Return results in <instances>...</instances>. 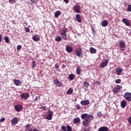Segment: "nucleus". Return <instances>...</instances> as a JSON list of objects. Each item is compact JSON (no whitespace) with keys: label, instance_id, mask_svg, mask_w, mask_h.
Here are the masks:
<instances>
[{"label":"nucleus","instance_id":"f257e3e1","mask_svg":"<svg viewBox=\"0 0 131 131\" xmlns=\"http://www.w3.org/2000/svg\"><path fill=\"white\" fill-rule=\"evenodd\" d=\"M75 54L79 58H83V53L81 52V49L79 48L78 49H76L75 51Z\"/></svg>","mask_w":131,"mask_h":131},{"label":"nucleus","instance_id":"f03ea898","mask_svg":"<svg viewBox=\"0 0 131 131\" xmlns=\"http://www.w3.org/2000/svg\"><path fill=\"white\" fill-rule=\"evenodd\" d=\"M123 98L128 101V102H131V93L126 92L123 95Z\"/></svg>","mask_w":131,"mask_h":131},{"label":"nucleus","instance_id":"7ed1b4c3","mask_svg":"<svg viewBox=\"0 0 131 131\" xmlns=\"http://www.w3.org/2000/svg\"><path fill=\"white\" fill-rule=\"evenodd\" d=\"M122 89V86L119 85H116V86L113 88V92L115 95L116 94H118V91H119V90H121Z\"/></svg>","mask_w":131,"mask_h":131},{"label":"nucleus","instance_id":"20e7f679","mask_svg":"<svg viewBox=\"0 0 131 131\" xmlns=\"http://www.w3.org/2000/svg\"><path fill=\"white\" fill-rule=\"evenodd\" d=\"M61 129L62 131H73L72 130V127L70 125H68L67 128L66 126H62Z\"/></svg>","mask_w":131,"mask_h":131},{"label":"nucleus","instance_id":"39448f33","mask_svg":"<svg viewBox=\"0 0 131 131\" xmlns=\"http://www.w3.org/2000/svg\"><path fill=\"white\" fill-rule=\"evenodd\" d=\"M73 10L75 13H80V6L78 4H76L74 6Z\"/></svg>","mask_w":131,"mask_h":131},{"label":"nucleus","instance_id":"423d86ee","mask_svg":"<svg viewBox=\"0 0 131 131\" xmlns=\"http://www.w3.org/2000/svg\"><path fill=\"white\" fill-rule=\"evenodd\" d=\"M15 111L17 112H20L23 110V106L20 104L16 105L14 107Z\"/></svg>","mask_w":131,"mask_h":131},{"label":"nucleus","instance_id":"0eeeda50","mask_svg":"<svg viewBox=\"0 0 131 131\" xmlns=\"http://www.w3.org/2000/svg\"><path fill=\"white\" fill-rule=\"evenodd\" d=\"M54 83L56 86H58V88H61V86H63V83L59 81V80L57 79L54 80Z\"/></svg>","mask_w":131,"mask_h":131},{"label":"nucleus","instance_id":"6e6552de","mask_svg":"<svg viewBox=\"0 0 131 131\" xmlns=\"http://www.w3.org/2000/svg\"><path fill=\"white\" fill-rule=\"evenodd\" d=\"M108 62L109 61H108V60L105 59L104 61H103L100 63V67H101V68H104V67H106L107 65H108Z\"/></svg>","mask_w":131,"mask_h":131},{"label":"nucleus","instance_id":"1a4fd4ad","mask_svg":"<svg viewBox=\"0 0 131 131\" xmlns=\"http://www.w3.org/2000/svg\"><path fill=\"white\" fill-rule=\"evenodd\" d=\"M29 93H24L20 94V98H21V99H24V100H27V98H29Z\"/></svg>","mask_w":131,"mask_h":131},{"label":"nucleus","instance_id":"9d476101","mask_svg":"<svg viewBox=\"0 0 131 131\" xmlns=\"http://www.w3.org/2000/svg\"><path fill=\"white\" fill-rule=\"evenodd\" d=\"M94 119V116L93 115H88L87 117L84 119L85 121H88L89 122H92V121Z\"/></svg>","mask_w":131,"mask_h":131},{"label":"nucleus","instance_id":"9b49d317","mask_svg":"<svg viewBox=\"0 0 131 131\" xmlns=\"http://www.w3.org/2000/svg\"><path fill=\"white\" fill-rule=\"evenodd\" d=\"M13 81L15 85H16L17 86H19V85H21V84H22V81H21V80H20L13 79Z\"/></svg>","mask_w":131,"mask_h":131},{"label":"nucleus","instance_id":"f8f14e48","mask_svg":"<svg viewBox=\"0 0 131 131\" xmlns=\"http://www.w3.org/2000/svg\"><path fill=\"white\" fill-rule=\"evenodd\" d=\"M19 122V120H18V117H14L11 120V125H15V124H17L18 122Z\"/></svg>","mask_w":131,"mask_h":131},{"label":"nucleus","instance_id":"ddd939ff","mask_svg":"<svg viewBox=\"0 0 131 131\" xmlns=\"http://www.w3.org/2000/svg\"><path fill=\"white\" fill-rule=\"evenodd\" d=\"M80 104L82 106H88V105H90V101L86 100H82L80 101Z\"/></svg>","mask_w":131,"mask_h":131},{"label":"nucleus","instance_id":"4468645a","mask_svg":"<svg viewBox=\"0 0 131 131\" xmlns=\"http://www.w3.org/2000/svg\"><path fill=\"white\" fill-rule=\"evenodd\" d=\"M122 22H123V23H124V24H125L126 26H130V22H129V21H128V20H127V19L126 18H123L122 20Z\"/></svg>","mask_w":131,"mask_h":131},{"label":"nucleus","instance_id":"2eb2a0df","mask_svg":"<svg viewBox=\"0 0 131 131\" xmlns=\"http://www.w3.org/2000/svg\"><path fill=\"white\" fill-rule=\"evenodd\" d=\"M32 39L34 41H38V40H39V39H40L39 35H35L33 36Z\"/></svg>","mask_w":131,"mask_h":131},{"label":"nucleus","instance_id":"dca6fc26","mask_svg":"<svg viewBox=\"0 0 131 131\" xmlns=\"http://www.w3.org/2000/svg\"><path fill=\"white\" fill-rule=\"evenodd\" d=\"M66 51H67L68 53H71L72 51H73V48L71 46H67L66 47Z\"/></svg>","mask_w":131,"mask_h":131},{"label":"nucleus","instance_id":"f3484780","mask_svg":"<svg viewBox=\"0 0 131 131\" xmlns=\"http://www.w3.org/2000/svg\"><path fill=\"white\" fill-rule=\"evenodd\" d=\"M46 119L48 120H52L53 119V112H49L48 116L46 117Z\"/></svg>","mask_w":131,"mask_h":131},{"label":"nucleus","instance_id":"a211bd4d","mask_svg":"<svg viewBox=\"0 0 131 131\" xmlns=\"http://www.w3.org/2000/svg\"><path fill=\"white\" fill-rule=\"evenodd\" d=\"M73 123L75 124H79L80 123V119L79 118H74L73 120Z\"/></svg>","mask_w":131,"mask_h":131},{"label":"nucleus","instance_id":"6ab92c4d","mask_svg":"<svg viewBox=\"0 0 131 131\" xmlns=\"http://www.w3.org/2000/svg\"><path fill=\"white\" fill-rule=\"evenodd\" d=\"M109 130V128L107 126H102L100 127L98 131H108Z\"/></svg>","mask_w":131,"mask_h":131},{"label":"nucleus","instance_id":"aec40b11","mask_svg":"<svg viewBox=\"0 0 131 131\" xmlns=\"http://www.w3.org/2000/svg\"><path fill=\"white\" fill-rule=\"evenodd\" d=\"M76 17V20L77 22L79 23H81V17H80V15L79 14H76L75 15Z\"/></svg>","mask_w":131,"mask_h":131},{"label":"nucleus","instance_id":"412c9836","mask_svg":"<svg viewBox=\"0 0 131 131\" xmlns=\"http://www.w3.org/2000/svg\"><path fill=\"white\" fill-rule=\"evenodd\" d=\"M101 26H102V27H106V26H108V20H103L101 23Z\"/></svg>","mask_w":131,"mask_h":131},{"label":"nucleus","instance_id":"4be33fe9","mask_svg":"<svg viewBox=\"0 0 131 131\" xmlns=\"http://www.w3.org/2000/svg\"><path fill=\"white\" fill-rule=\"evenodd\" d=\"M127 102L125 100H122L121 101V108H125L126 107Z\"/></svg>","mask_w":131,"mask_h":131},{"label":"nucleus","instance_id":"5701e85b","mask_svg":"<svg viewBox=\"0 0 131 131\" xmlns=\"http://www.w3.org/2000/svg\"><path fill=\"white\" fill-rule=\"evenodd\" d=\"M116 70L117 75H120L121 74V72H122V69L121 68H118Z\"/></svg>","mask_w":131,"mask_h":131},{"label":"nucleus","instance_id":"b1692460","mask_svg":"<svg viewBox=\"0 0 131 131\" xmlns=\"http://www.w3.org/2000/svg\"><path fill=\"white\" fill-rule=\"evenodd\" d=\"M89 85H90V83H89V82L84 81L83 83V88L84 89H88V88L89 86Z\"/></svg>","mask_w":131,"mask_h":131},{"label":"nucleus","instance_id":"393cba45","mask_svg":"<svg viewBox=\"0 0 131 131\" xmlns=\"http://www.w3.org/2000/svg\"><path fill=\"white\" fill-rule=\"evenodd\" d=\"M119 46L121 49H123V48H125L126 47L125 43H124V42H123V41H120Z\"/></svg>","mask_w":131,"mask_h":131},{"label":"nucleus","instance_id":"a878e982","mask_svg":"<svg viewBox=\"0 0 131 131\" xmlns=\"http://www.w3.org/2000/svg\"><path fill=\"white\" fill-rule=\"evenodd\" d=\"M81 71V68H80V67L79 66L77 67L76 70V74L78 75H79L80 74Z\"/></svg>","mask_w":131,"mask_h":131},{"label":"nucleus","instance_id":"bb28decb","mask_svg":"<svg viewBox=\"0 0 131 131\" xmlns=\"http://www.w3.org/2000/svg\"><path fill=\"white\" fill-rule=\"evenodd\" d=\"M90 52L91 53V54H96V53H97V50H96V49L91 47L90 49Z\"/></svg>","mask_w":131,"mask_h":131},{"label":"nucleus","instance_id":"cd10ccee","mask_svg":"<svg viewBox=\"0 0 131 131\" xmlns=\"http://www.w3.org/2000/svg\"><path fill=\"white\" fill-rule=\"evenodd\" d=\"M68 31V29H67V28H64L61 31L60 34H66Z\"/></svg>","mask_w":131,"mask_h":131},{"label":"nucleus","instance_id":"c85d7f7f","mask_svg":"<svg viewBox=\"0 0 131 131\" xmlns=\"http://www.w3.org/2000/svg\"><path fill=\"white\" fill-rule=\"evenodd\" d=\"M68 77H69V79H70V80H73V79H74V78H75V77L74 76V74H70L69 75Z\"/></svg>","mask_w":131,"mask_h":131},{"label":"nucleus","instance_id":"c756f323","mask_svg":"<svg viewBox=\"0 0 131 131\" xmlns=\"http://www.w3.org/2000/svg\"><path fill=\"white\" fill-rule=\"evenodd\" d=\"M26 129L28 131H32V128L30 127V124H27L25 126Z\"/></svg>","mask_w":131,"mask_h":131},{"label":"nucleus","instance_id":"7c9ffc66","mask_svg":"<svg viewBox=\"0 0 131 131\" xmlns=\"http://www.w3.org/2000/svg\"><path fill=\"white\" fill-rule=\"evenodd\" d=\"M60 15H61V11L58 10L55 13V17L57 18Z\"/></svg>","mask_w":131,"mask_h":131},{"label":"nucleus","instance_id":"2f4dec72","mask_svg":"<svg viewBox=\"0 0 131 131\" xmlns=\"http://www.w3.org/2000/svg\"><path fill=\"white\" fill-rule=\"evenodd\" d=\"M72 94H73V90H72V89H69V90H68L67 92V95H71Z\"/></svg>","mask_w":131,"mask_h":131},{"label":"nucleus","instance_id":"473e14b6","mask_svg":"<svg viewBox=\"0 0 131 131\" xmlns=\"http://www.w3.org/2000/svg\"><path fill=\"white\" fill-rule=\"evenodd\" d=\"M88 114L85 113V114H82L81 116V118H82V119H85V118H86V117H88Z\"/></svg>","mask_w":131,"mask_h":131},{"label":"nucleus","instance_id":"72a5a7b5","mask_svg":"<svg viewBox=\"0 0 131 131\" xmlns=\"http://www.w3.org/2000/svg\"><path fill=\"white\" fill-rule=\"evenodd\" d=\"M61 35V37L63 39L66 40L67 39V34H60Z\"/></svg>","mask_w":131,"mask_h":131},{"label":"nucleus","instance_id":"f704fd0d","mask_svg":"<svg viewBox=\"0 0 131 131\" xmlns=\"http://www.w3.org/2000/svg\"><path fill=\"white\" fill-rule=\"evenodd\" d=\"M55 40L56 41H61V40H62V38H61L60 36H58L55 39Z\"/></svg>","mask_w":131,"mask_h":131},{"label":"nucleus","instance_id":"c9c22d12","mask_svg":"<svg viewBox=\"0 0 131 131\" xmlns=\"http://www.w3.org/2000/svg\"><path fill=\"white\" fill-rule=\"evenodd\" d=\"M89 124H90L89 121H84L83 122V125H84V126H89Z\"/></svg>","mask_w":131,"mask_h":131},{"label":"nucleus","instance_id":"e433bc0d","mask_svg":"<svg viewBox=\"0 0 131 131\" xmlns=\"http://www.w3.org/2000/svg\"><path fill=\"white\" fill-rule=\"evenodd\" d=\"M36 66V64H35V61H33L32 62V69H34Z\"/></svg>","mask_w":131,"mask_h":131},{"label":"nucleus","instance_id":"4c0bfd02","mask_svg":"<svg viewBox=\"0 0 131 131\" xmlns=\"http://www.w3.org/2000/svg\"><path fill=\"white\" fill-rule=\"evenodd\" d=\"M40 100V96L38 95V96H36L34 101H36V102H37L38 101H39Z\"/></svg>","mask_w":131,"mask_h":131},{"label":"nucleus","instance_id":"58836bf2","mask_svg":"<svg viewBox=\"0 0 131 131\" xmlns=\"http://www.w3.org/2000/svg\"><path fill=\"white\" fill-rule=\"evenodd\" d=\"M5 40L7 43H9V42H10V40L9 39V37L7 36L5 37Z\"/></svg>","mask_w":131,"mask_h":131},{"label":"nucleus","instance_id":"ea45409f","mask_svg":"<svg viewBox=\"0 0 131 131\" xmlns=\"http://www.w3.org/2000/svg\"><path fill=\"white\" fill-rule=\"evenodd\" d=\"M97 116L98 117H102V116H103V114H102L101 112H98Z\"/></svg>","mask_w":131,"mask_h":131},{"label":"nucleus","instance_id":"a19ab883","mask_svg":"<svg viewBox=\"0 0 131 131\" xmlns=\"http://www.w3.org/2000/svg\"><path fill=\"white\" fill-rule=\"evenodd\" d=\"M127 11L128 12H131V5H129L127 8Z\"/></svg>","mask_w":131,"mask_h":131},{"label":"nucleus","instance_id":"79ce46f5","mask_svg":"<svg viewBox=\"0 0 131 131\" xmlns=\"http://www.w3.org/2000/svg\"><path fill=\"white\" fill-rule=\"evenodd\" d=\"M120 82H121V80H120V79H117L115 80L116 83H120Z\"/></svg>","mask_w":131,"mask_h":131},{"label":"nucleus","instance_id":"37998d69","mask_svg":"<svg viewBox=\"0 0 131 131\" xmlns=\"http://www.w3.org/2000/svg\"><path fill=\"white\" fill-rule=\"evenodd\" d=\"M21 48H22V46H21V45H18V46H17V50L18 51H20V50H21Z\"/></svg>","mask_w":131,"mask_h":131},{"label":"nucleus","instance_id":"c03bdc74","mask_svg":"<svg viewBox=\"0 0 131 131\" xmlns=\"http://www.w3.org/2000/svg\"><path fill=\"white\" fill-rule=\"evenodd\" d=\"M26 32H27V33L30 32V29H29V28H26Z\"/></svg>","mask_w":131,"mask_h":131},{"label":"nucleus","instance_id":"a18cd8bd","mask_svg":"<svg viewBox=\"0 0 131 131\" xmlns=\"http://www.w3.org/2000/svg\"><path fill=\"white\" fill-rule=\"evenodd\" d=\"M95 84H97V85H100V84H101V82L99 81H96L95 82Z\"/></svg>","mask_w":131,"mask_h":131},{"label":"nucleus","instance_id":"49530a36","mask_svg":"<svg viewBox=\"0 0 131 131\" xmlns=\"http://www.w3.org/2000/svg\"><path fill=\"white\" fill-rule=\"evenodd\" d=\"M31 2L33 3V4H36V3H37V0H31Z\"/></svg>","mask_w":131,"mask_h":131},{"label":"nucleus","instance_id":"de8ad7c7","mask_svg":"<svg viewBox=\"0 0 131 131\" xmlns=\"http://www.w3.org/2000/svg\"><path fill=\"white\" fill-rule=\"evenodd\" d=\"M6 120V118H2L0 119V122H4V121Z\"/></svg>","mask_w":131,"mask_h":131},{"label":"nucleus","instance_id":"09e8293b","mask_svg":"<svg viewBox=\"0 0 131 131\" xmlns=\"http://www.w3.org/2000/svg\"><path fill=\"white\" fill-rule=\"evenodd\" d=\"M128 122L131 124V117H129L128 118Z\"/></svg>","mask_w":131,"mask_h":131},{"label":"nucleus","instance_id":"8fccbe9b","mask_svg":"<svg viewBox=\"0 0 131 131\" xmlns=\"http://www.w3.org/2000/svg\"><path fill=\"white\" fill-rule=\"evenodd\" d=\"M9 2L10 4H14L15 0H9Z\"/></svg>","mask_w":131,"mask_h":131},{"label":"nucleus","instance_id":"3c124183","mask_svg":"<svg viewBox=\"0 0 131 131\" xmlns=\"http://www.w3.org/2000/svg\"><path fill=\"white\" fill-rule=\"evenodd\" d=\"M83 131H91V127H89L87 129H85Z\"/></svg>","mask_w":131,"mask_h":131},{"label":"nucleus","instance_id":"603ef678","mask_svg":"<svg viewBox=\"0 0 131 131\" xmlns=\"http://www.w3.org/2000/svg\"><path fill=\"white\" fill-rule=\"evenodd\" d=\"M76 109H78V110H79L80 109V106L79 105H76Z\"/></svg>","mask_w":131,"mask_h":131},{"label":"nucleus","instance_id":"864d4df0","mask_svg":"<svg viewBox=\"0 0 131 131\" xmlns=\"http://www.w3.org/2000/svg\"><path fill=\"white\" fill-rule=\"evenodd\" d=\"M2 39H3V35L0 34V42L2 41Z\"/></svg>","mask_w":131,"mask_h":131},{"label":"nucleus","instance_id":"5fc2aeb1","mask_svg":"<svg viewBox=\"0 0 131 131\" xmlns=\"http://www.w3.org/2000/svg\"><path fill=\"white\" fill-rule=\"evenodd\" d=\"M32 131H40V130H38L37 128H35Z\"/></svg>","mask_w":131,"mask_h":131},{"label":"nucleus","instance_id":"6e6d98bb","mask_svg":"<svg viewBox=\"0 0 131 131\" xmlns=\"http://www.w3.org/2000/svg\"><path fill=\"white\" fill-rule=\"evenodd\" d=\"M59 68V66L55 64V69H58Z\"/></svg>","mask_w":131,"mask_h":131},{"label":"nucleus","instance_id":"4d7b16f0","mask_svg":"<svg viewBox=\"0 0 131 131\" xmlns=\"http://www.w3.org/2000/svg\"><path fill=\"white\" fill-rule=\"evenodd\" d=\"M41 109H43V110H46V106H42V107H41Z\"/></svg>","mask_w":131,"mask_h":131},{"label":"nucleus","instance_id":"13d9d810","mask_svg":"<svg viewBox=\"0 0 131 131\" xmlns=\"http://www.w3.org/2000/svg\"><path fill=\"white\" fill-rule=\"evenodd\" d=\"M63 1L64 2V3H68L69 2V0H63Z\"/></svg>","mask_w":131,"mask_h":131},{"label":"nucleus","instance_id":"bf43d9fd","mask_svg":"<svg viewBox=\"0 0 131 131\" xmlns=\"http://www.w3.org/2000/svg\"><path fill=\"white\" fill-rule=\"evenodd\" d=\"M122 51H125V49H122Z\"/></svg>","mask_w":131,"mask_h":131},{"label":"nucleus","instance_id":"052dcab7","mask_svg":"<svg viewBox=\"0 0 131 131\" xmlns=\"http://www.w3.org/2000/svg\"><path fill=\"white\" fill-rule=\"evenodd\" d=\"M92 30L93 31V30H94V28H92Z\"/></svg>","mask_w":131,"mask_h":131}]
</instances>
